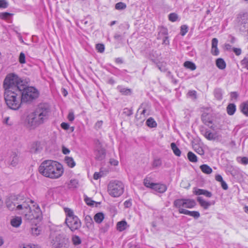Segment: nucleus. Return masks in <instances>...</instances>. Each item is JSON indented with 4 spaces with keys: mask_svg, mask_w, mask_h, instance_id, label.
<instances>
[{
    "mask_svg": "<svg viewBox=\"0 0 248 248\" xmlns=\"http://www.w3.org/2000/svg\"><path fill=\"white\" fill-rule=\"evenodd\" d=\"M21 209L19 214L22 215L24 218L31 224H37L41 221L42 211L39 205L34 203L32 200L27 198L25 202L18 205Z\"/></svg>",
    "mask_w": 248,
    "mask_h": 248,
    "instance_id": "f257e3e1",
    "label": "nucleus"
},
{
    "mask_svg": "<svg viewBox=\"0 0 248 248\" xmlns=\"http://www.w3.org/2000/svg\"><path fill=\"white\" fill-rule=\"evenodd\" d=\"M39 171L43 176L51 179H57L63 173L62 166L51 160L44 161L39 167Z\"/></svg>",
    "mask_w": 248,
    "mask_h": 248,
    "instance_id": "f03ea898",
    "label": "nucleus"
},
{
    "mask_svg": "<svg viewBox=\"0 0 248 248\" xmlns=\"http://www.w3.org/2000/svg\"><path fill=\"white\" fill-rule=\"evenodd\" d=\"M50 113V108L47 104H40L34 112L28 116V123L31 126H36L43 124L48 119Z\"/></svg>",
    "mask_w": 248,
    "mask_h": 248,
    "instance_id": "7ed1b4c3",
    "label": "nucleus"
},
{
    "mask_svg": "<svg viewBox=\"0 0 248 248\" xmlns=\"http://www.w3.org/2000/svg\"><path fill=\"white\" fill-rule=\"evenodd\" d=\"M4 99L7 106L12 109L17 110L23 103L22 89L4 92Z\"/></svg>",
    "mask_w": 248,
    "mask_h": 248,
    "instance_id": "20e7f679",
    "label": "nucleus"
},
{
    "mask_svg": "<svg viewBox=\"0 0 248 248\" xmlns=\"http://www.w3.org/2000/svg\"><path fill=\"white\" fill-rule=\"evenodd\" d=\"M24 81L18 76L14 73L7 75L3 81V88L5 92L15 90L16 89H22Z\"/></svg>",
    "mask_w": 248,
    "mask_h": 248,
    "instance_id": "39448f33",
    "label": "nucleus"
},
{
    "mask_svg": "<svg viewBox=\"0 0 248 248\" xmlns=\"http://www.w3.org/2000/svg\"><path fill=\"white\" fill-rule=\"evenodd\" d=\"M39 92L32 86L25 87L24 84L22 88V95L23 103H31L39 96Z\"/></svg>",
    "mask_w": 248,
    "mask_h": 248,
    "instance_id": "423d86ee",
    "label": "nucleus"
},
{
    "mask_svg": "<svg viewBox=\"0 0 248 248\" xmlns=\"http://www.w3.org/2000/svg\"><path fill=\"white\" fill-rule=\"evenodd\" d=\"M124 191V185L118 180L110 181L108 186V192L113 197H119Z\"/></svg>",
    "mask_w": 248,
    "mask_h": 248,
    "instance_id": "0eeeda50",
    "label": "nucleus"
},
{
    "mask_svg": "<svg viewBox=\"0 0 248 248\" xmlns=\"http://www.w3.org/2000/svg\"><path fill=\"white\" fill-rule=\"evenodd\" d=\"M51 244L53 248H69L70 242L64 234H58L52 239Z\"/></svg>",
    "mask_w": 248,
    "mask_h": 248,
    "instance_id": "6e6552de",
    "label": "nucleus"
},
{
    "mask_svg": "<svg viewBox=\"0 0 248 248\" xmlns=\"http://www.w3.org/2000/svg\"><path fill=\"white\" fill-rule=\"evenodd\" d=\"M27 199L20 195L12 197L6 202V206L9 210L12 211L16 210L19 213L21 209L19 208L18 205L24 204Z\"/></svg>",
    "mask_w": 248,
    "mask_h": 248,
    "instance_id": "1a4fd4ad",
    "label": "nucleus"
},
{
    "mask_svg": "<svg viewBox=\"0 0 248 248\" xmlns=\"http://www.w3.org/2000/svg\"><path fill=\"white\" fill-rule=\"evenodd\" d=\"M95 158L99 161L103 160L106 156V150L102 147V144L99 140H95L94 141Z\"/></svg>",
    "mask_w": 248,
    "mask_h": 248,
    "instance_id": "9d476101",
    "label": "nucleus"
},
{
    "mask_svg": "<svg viewBox=\"0 0 248 248\" xmlns=\"http://www.w3.org/2000/svg\"><path fill=\"white\" fill-rule=\"evenodd\" d=\"M65 223L72 232H75L80 228L81 222L78 217L70 219H65Z\"/></svg>",
    "mask_w": 248,
    "mask_h": 248,
    "instance_id": "9b49d317",
    "label": "nucleus"
},
{
    "mask_svg": "<svg viewBox=\"0 0 248 248\" xmlns=\"http://www.w3.org/2000/svg\"><path fill=\"white\" fill-rule=\"evenodd\" d=\"M200 131L202 134L208 140H212L216 139L215 134L211 132L210 130L204 127H202Z\"/></svg>",
    "mask_w": 248,
    "mask_h": 248,
    "instance_id": "f8f14e48",
    "label": "nucleus"
},
{
    "mask_svg": "<svg viewBox=\"0 0 248 248\" xmlns=\"http://www.w3.org/2000/svg\"><path fill=\"white\" fill-rule=\"evenodd\" d=\"M152 186H153L152 189L160 193H164L167 189L166 185L163 184L155 183Z\"/></svg>",
    "mask_w": 248,
    "mask_h": 248,
    "instance_id": "ddd939ff",
    "label": "nucleus"
},
{
    "mask_svg": "<svg viewBox=\"0 0 248 248\" xmlns=\"http://www.w3.org/2000/svg\"><path fill=\"white\" fill-rule=\"evenodd\" d=\"M10 164L13 166H16L19 162L18 154L16 152H12L9 159Z\"/></svg>",
    "mask_w": 248,
    "mask_h": 248,
    "instance_id": "4468645a",
    "label": "nucleus"
},
{
    "mask_svg": "<svg viewBox=\"0 0 248 248\" xmlns=\"http://www.w3.org/2000/svg\"><path fill=\"white\" fill-rule=\"evenodd\" d=\"M43 149V147L40 142L33 143L31 147L30 151L33 154L40 153Z\"/></svg>",
    "mask_w": 248,
    "mask_h": 248,
    "instance_id": "2eb2a0df",
    "label": "nucleus"
},
{
    "mask_svg": "<svg viewBox=\"0 0 248 248\" xmlns=\"http://www.w3.org/2000/svg\"><path fill=\"white\" fill-rule=\"evenodd\" d=\"M179 213L189 215L196 219L198 218L200 216V213L198 211H190L185 209H181L179 210Z\"/></svg>",
    "mask_w": 248,
    "mask_h": 248,
    "instance_id": "dca6fc26",
    "label": "nucleus"
},
{
    "mask_svg": "<svg viewBox=\"0 0 248 248\" xmlns=\"http://www.w3.org/2000/svg\"><path fill=\"white\" fill-rule=\"evenodd\" d=\"M239 22L240 25H243V27L245 28L248 26V13H244L240 15L238 17Z\"/></svg>",
    "mask_w": 248,
    "mask_h": 248,
    "instance_id": "f3484780",
    "label": "nucleus"
},
{
    "mask_svg": "<svg viewBox=\"0 0 248 248\" xmlns=\"http://www.w3.org/2000/svg\"><path fill=\"white\" fill-rule=\"evenodd\" d=\"M22 223V218L20 217H15L11 219V225L16 228L20 226Z\"/></svg>",
    "mask_w": 248,
    "mask_h": 248,
    "instance_id": "a211bd4d",
    "label": "nucleus"
},
{
    "mask_svg": "<svg viewBox=\"0 0 248 248\" xmlns=\"http://www.w3.org/2000/svg\"><path fill=\"white\" fill-rule=\"evenodd\" d=\"M197 201L200 205L204 209H207L212 204L211 202L204 200L201 197H198Z\"/></svg>",
    "mask_w": 248,
    "mask_h": 248,
    "instance_id": "6ab92c4d",
    "label": "nucleus"
},
{
    "mask_svg": "<svg viewBox=\"0 0 248 248\" xmlns=\"http://www.w3.org/2000/svg\"><path fill=\"white\" fill-rule=\"evenodd\" d=\"M194 193L196 195H203L207 197H211L212 195L211 192L204 189H196L194 191Z\"/></svg>",
    "mask_w": 248,
    "mask_h": 248,
    "instance_id": "aec40b11",
    "label": "nucleus"
},
{
    "mask_svg": "<svg viewBox=\"0 0 248 248\" xmlns=\"http://www.w3.org/2000/svg\"><path fill=\"white\" fill-rule=\"evenodd\" d=\"M196 204V202L193 199H185L184 207L187 208H192Z\"/></svg>",
    "mask_w": 248,
    "mask_h": 248,
    "instance_id": "412c9836",
    "label": "nucleus"
},
{
    "mask_svg": "<svg viewBox=\"0 0 248 248\" xmlns=\"http://www.w3.org/2000/svg\"><path fill=\"white\" fill-rule=\"evenodd\" d=\"M85 223L86 226L89 229H91L93 227V222L92 217L89 215H87L85 217Z\"/></svg>",
    "mask_w": 248,
    "mask_h": 248,
    "instance_id": "4be33fe9",
    "label": "nucleus"
},
{
    "mask_svg": "<svg viewBox=\"0 0 248 248\" xmlns=\"http://www.w3.org/2000/svg\"><path fill=\"white\" fill-rule=\"evenodd\" d=\"M184 200L185 199H180L175 200L173 202V206L174 207L178 208L179 211L181 209H183L182 207H184Z\"/></svg>",
    "mask_w": 248,
    "mask_h": 248,
    "instance_id": "5701e85b",
    "label": "nucleus"
},
{
    "mask_svg": "<svg viewBox=\"0 0 248 248\" xmlns=\"http://www.w3.org/2000/svg\"><path fill=\"white\" fill-rule=\"evenodd\" d=\"M104 214L102 212H99L94 215L93 219L96 223L100 224L104 220Z\"/></svg>",
    "mask_w": 248,
    "mask_h": 248,
    "instance_id": "b1692460",
    "label": "nucleus"
},
{
    "mask_svg": "<svg viewBox=\"0 0 248 248\" xmlns=\"http://www.w3.org/2000/svg\"><path fill=\"white\" fill-rule=\"evenodd\" d=\"M240 109L244 115L248 116V100L240 105Z\"/></svg>",
    "mask_w": 248,
    "mask_h": 248,
    "instance_id": "393cba45",
    "label": "nucleus"
},
{
    "mask_svg": "<svg viewBox=\"0 0 248 248\" xmlns=\"http://www.w3.org/2000/svg\"><path fill=\"white\" fill-rule=\"evenodd\" d=\"M200 169L204 173L209 174L212 172V168L206 164H203L200 166Z\"/></svg>",
    "mask_w": 248,
    "mask_h": 248,
    "instance_id": "a878e982",
    "label": "nucleus"
},
{
    "mask_svg": "<svg viewBox=\"0 0 248 248\" xmlns=\"http://www.w3.org/2000/svg\"><path fill=\"white\" fill-rule=\"evenodd\" d=\"M216 65L220 69H224L226 67V64L222 58H218L216 60Z\"/></svg>",
    "mask_w": 248,
    "mask_h": 248,
    "instance_id": "bb28decb",
    "label": "nucleus"
},
{
    "mask_svg": "<svg viewBox=\"0 0 248 248\" xmlns=\"http://www.w3.org/2000/svg\"><path fill=\"white\" fill-rule=\"evenodd\" d=\"M127 222L124 220L119 221L117 224V229L120 232L124 231L126 228Z\"/></svg>",
    "mask_w": 248,
    "mask_h": 248,
    "instance_id": "cd10ccee",
    "label": "nucleus"
},
{
    "mask_svg": "<svg viewBox=\"0 0 248 248\" xmlns=\"http://www.w3.org/2000/svg\"><path fill=\"white\" fill-rule=\"evenodd\" d=\"M119 91L123 94V95H129L131 93V90L130 89H128L126 88H124L121 86H119L117 87Z\"/></svg>",
    "mask_w": 248,
    "mask_h": 248,
    "instance_id": "c85d7f7f",
    "label": "nucleus"
},
{
    "mask_svg": "<svg viewBox=\"0 0 248 248\" xmlns=\"http://www.w3.org/2000/svg\"><path fill=\"white\" fill-rule=\"evenodd\" d=\"M64 210L66 216V219H70L72 217H77V216L74 215L73 210L69 208H64Z\"/></svg>",
    "mask_w": 248,
    "mask_h": 248,
    "instance_id": "c756f323",
    "label": "nucleus"
},
{
    "mask_svg": "<svg viewBox=\"0 0 248 248\" xmlns=\"http://www.w3.org/2000/svg\"><path fill=\"white\" fill-rule=\"evenodd\" d=\"M236 111V106L234 104H230L227 107V111L229 115H233Z\"/></svg>",
    "mask_w": 248,
    "mask_h": 248,
    "instance_id": "7c9ffc66",
    "label": "nucleus"
},
{
    "mask_svg": "<svg viewBox=\"0 0 248 248\" xmlns=\"http://www.w3.org/2000/svg\"><path fill=\"white\" fill-rule=\"evenodd\" d=\"M146 105L145 104H142L140 107L139 108L138 111H139L140 109H142L141 111V119H142V121H144L145 118V115L146 113Z\"/></svg>",
    "mask_w": 248,
    "mask_h": 248,
    "instance_id": "2f4dec72",
    "label": "nucleus"
},
{
    "mask_svg": "<svg viewBox=\"0 0 248 248\" xmlns=\"http://www.w3.org/2000/svg\"><path fill=\"white\" fill-rule=\"evenodd\" d=\"M19 248H41L38 245L32 243H24L19 245Z\"/></svg>",
    "mask_w": 248,
    "mask_h": 248,
    "instance_id": "473e14b6",
    "label": "nucleus"
},
{
    "mask_svg": "<svg viewBox=\"0 0 248 248\" xmlns=\"http://www.w3.org/2000/svg\"><path fill=\"white\" fill-rule=\"evenodd\" d=\"M170 147L171 149L172 150L173 153L178 156H180L181 154V152L180 149L177 147L176 144L174 142H172L170 144Z\"/></svg>",
    "mask_w": 248,
    "mask_h": 248,
    "instance_id": "72a5a7b5",
    "label": "nucleus"
},
{
    "mask_svg": "<svg viewBox=\"0 0 248 248\" xmlns=\"http://www.w3.org/2000/svg\"><path fill=\"white\" fill-rule=\"evenodd\" d=\"M146 125L150 128L155 127L157 126L156 122L152 117H150L147 119L146 122Z\"/></svg>",
    "mask_w": 248,
    "mask_h": 248,
    "instance_id": "f704fd0d",
    "label": "nucleus"
},
{
    "mask_svg": "<svg viewBox=\"0 0 248 248\" xmlns=\"http://www.w3.org/2000/svg\"><path fill=\"white\" fill-rule=\"evenodd\" d=\"M184 66L187 68L191 70H194L196 68V66L193 62L190 61H186L184 62Z\"/></svg>",
    "mask_w": 248,
    "mask_h": 248,
    "instance_id": "c9c22d12",
    "label": "nucleus"
},
{
    "mask_svg": "<svg viewBox=\"0 0 248 248\" xmlns=\"http://www.w3.org/2000/svg\"><path fill=\"white\" fill-rule=\"evenodd\" d=\"M65 161L67 165L71 168L74 167L76 165L73 158L71 157H65Z\"/></svg>",
    "mask_w": 248,
    "mask_h": 248,
    "instance_id": "e433bc0d",
    "label": "nucleus"
},
{
    "mask_svg": "<svg viewBox=\"0 0 248 248\" xmlns=\"http://www.w3.org/2000/svg\"><path fill=\"white\" fill-rule=\"evenodd\" d=\"M72 242L73 245L77 246L81 243V240L78 236L73 235L72 236Z\"/></svg>",
    "mask_w": 248,
    "mask_h": 248,
    "instance_id": "4c0bfd02",
    "label": "nucleus"
},
{
    "mask_svg": "<svg viewBox=\"0 0 248 248\" xmlns=\"http://www.w3.org/2000/svg\"><path fill=\"white\" fill-rule=\"evenodd\" d=\"M35 225L31 227V232L32 235L34 236L38 235L41 232L40 229L37 226V224H34Z\"/></svg>",
    "mask_w": 248,
    "mask_h": 248,
    "instance_id": "58836bf2",
    "label": "nucleus"
},
{
    "mask_svg": "<svg viewBox=\"0 0 248 248\" xmlns=\"http://www.w3.org/2000/svg\"><path fill=\"white\" fill-rule=\"evenodd\" d=\"M187 158L192 162H197L198 161L197 156L192 152L187 153Z\"/></svg>",
    "mask_w": 248,
    "mask_h": 248,
    "instance_id": "ea45409f",
    "label": "nucleus"
},
{
    "mask_svg": "<svg viewBox=\"0 0 248 248\" xmlns=\"http://www.w3.org/2000/svg\"><path fill=\"white\" fill-rule=\"evenodd\" d=\"M215 97L218 100H221L222 98V91L220 89H216L214 91Z\"/></svg>",
    "mask_w": 248,
    "mask_h": 248,
    "instance_id": "a19ab883",
    "label": "nucleus"
},
{
    "mask_svg": "<svg viewBox=\"0 0 248 248\" xmlns=\"http://www.w3.org/2000/svg\"><path fill=\"white\" fill-rule=\"evenodd\" d=\"M166 65V63L163 62L156 63L157 67L161 72H165L167 71Z\"/></svg>",
    "mask_w": 248,
    "mask_h": 248,
    "instance_id": "79ce46f5",
    "label": "nucleus"
},
{
    "mask_svg": "<svg viewBox=\"0 0 248 248\" xmlns=\"http://www.w3.org/2000/svg\"><path fill=\"white\" fill-rule=\"evenodd\" d=\"M115 7L117 10H124L126 8V5L124 2H119L115 4Z\"/></svg>",
    "mask_w": 248,
    "mask_h": 248,
    "instance_id": "37998d69",
    "label": "nucleus"
},
{
    "mask_svg": "<svg viewBox=\"0 0 248 248\" xmlns=\"http://www.w3.org/2000/svg\"><path fill=\"white\" fill-rule=\"evenodd\" d=\"M187 96L192 99L195 100L197 98V92L195 90L189 91Z\"/></svg>",
    "mask_w": 248,
    "mask_h": 248,
    "instance_id": "c03bdc74",
    "label": "nucleus"
},
{
    "mask_svg": "<svg viewBox=\"0 0 248 248\" xmlns=\"http://www.w3.org/2000/svg\"><path fill=\"white\" fill-rule=\"evenodd\" d=\"M78 186V180L76 179L71 180L69 184V187L70 188H77Z\"/></svg>",
    "mask_w": 248,
    "mask_h": 248,
    "instance_id": "a18cd8bd",
    "label": "nucleus"
},
{
    "mask_svg": "<svg viewBox=\"0 0 248 248\" xmlns=\"http://www.w3.org/2000/svg\"><path fill=\"white\" fill-rule=\"evenodd\" d=\"M143 183H144V185L146 187L150 188L151 189H152L153 187V186H153V185H154V184H155L154 183L151 182L150 181V180L148 178H145L144 179Z\"/></svg>",
    "mask_w": 248,
    "mask_h": 248,
    "instance_id": "49530a36",
    "label": "nucleus"
},
{
    "mask_svg": "<svg viewBox=\"0 0 248 248\" xmlns=\"http://www.w3.org/2000/svg\"><path fill=\"white\" fill-rule=\"evenodd\" d=\"M188 27L186 25L181 26L180 29V34L182 36H184L188 31Z\"/></svg>",
    "mask_w": 248,
    "mask_h": 248,
    "instance_id": "de8ad7c7",
    "label": "nucleus"
},
{
    "mask_svg": "<svg viewBox=\"0 0 248 248\" xmlns=\"http://www.w3.org/2000/svg\"><path fill=\"white\" fill-rule=\"evenodd\" d=\"M178 18V15L175 13H171L169 16V20L172 22L176 21Z\"/></svg>",
    "mask_w": 248,
    "mask_h": 248,
    "instance_id": "09e8293b",
    "label": "nucleus"
},
{
    "mask_svg": "<svg viewBox=\"0 0 248 248\" xmlns=\"http://www.w3.org/2000/svg\"><path fill=\"white\" fill-rule=\"evenodd\" d=\"M162 164V161L160 159L156 158L154 159L153 166L154 167H158L160 166Z\"/></svg>",
    "mask_w": 248,
    "mask_h": 248,
    "instance_id": "8fccbe9b",
    "label": "nucleus"
},
{
    "mask_svg": "<svg viewBox=\"0 0 248 248\" xmlns=\"http://www.w3.org/2000/svg\"><path fill=\"white\" fill-rule=\"evenodd\" d=\"M103 124V122L102 121H98L96 122L94 124V128L96 130H98L101 128L102 125Z\"/></svg>",
    "mask_w": 248,
    "mask_h": 248,
    "instance_id": "3c124183",
    "label": "nucleus"
},
{
    "mask_svg": "<svg viewBox=\"0 0 248 248\" xmlns=\"http://www.w3.org/2000/svg\"><path fill=\"white\" fill-rule=\"evenodd\" d=\"M96 48L98 52L102 53L104 52L105 49L104 45L101 44H98L96 45Z\"/></svg>",
    "mask_w": 248,
    "mask_h": 248,
    "instance_id": "603ef678",
    "label": "nucleus"
},
{
    "mask_svg": "<svg viewBox=\"0 0 248 248\" xmlns=\"http://www.w3.org/2000/svg\"><path fill=\"white\" fill-rule=\"evenodd\" d=\"M19 62L20 63L23 64L26 62L25 55L24 53L21 52L19 57Z\"/></svg>",
    "mask_w": 248,
    "mask_h": 248,
    "instance_id": "864d4df0",
    "label": "nucleus"
},
{
    "mask_svg": "<svg viewBox=\"0 0 248 248\" xmlns=\"http://www.w3.org/2000/svg\"><path fill=\"white\" fill-rule=\"evenodd\" d=\"M241 64L248 70V58H244L241 62Z\"/></svg>",
    "mask_w": 248,
    "mask_h": 248,
    "instance_id": "5fc2aeb1",
    "label": "nucleus"
},
{
    "mask_svg": "<svg viewBox=\"0 0 248 248\" xmlns=\"http://www.w3.org/2000/svg\"><path fill=\"white\" fill-rule=\"evenodd\" d=\"M12 14L7 12L0 14V18L2 19H7Z\"/></svg>",
    "mask_w": 248,
    "mask_h": 248,
    "instance_id": "6e6d98bb",
    "label": "nucleus"
},
{
    "mask_svg": "<svg viewBox=\"0 0 248 248\" xmlns=\"http://www.w3.org/2000/svg\"><path fill=\"white\" fill-rule=\"evenodd\" d=\"M8 6V3L5 0H0V8H6Z\"/></svg>",
    "mask_w": 248,
    "mask_h": 248,
    "instance_id": "4d7b16f0",
    "label": "nucleus"
},
{
    "mask_svg": "<svg viewBox=\"0 0 248 248\" xmlns=\"http://www.w3.org/2000/svg\"><path fill=\"white\" fill-rule=\"evenodd\" d=\"M211 53L213 55H218L219 54V50L218 49L217 46L212 47Z\"/></svg>",
    "mask_w": 248,
    "mask_h": 248,
    "instance_id": "13d9d810",
    "label": "nucleus"
},
{
    "mask_svg": "<svg viewBox=\"0 0 248 248\" xmlns=\"http://www.w3.org/2000/svg\"><path fill=\"white\" fill-rule=\"evenodd\" d=\"M67 118H68V120L70 122H72L74 121V120L75 119V116H74V112L73 111H70L69 112Z\"/></svg>",
    "mask_w": 248,
    "mask_h": 248,
    "instance_id": "bf43d9fd",
    "label": "nucleus"
},
{
    "mask_svg": "<svg viewBox=\"0 0 248 248\" xmlns=\"http://www.w3.org/2000/svg\"><path fill=\"white\" fill-rule=\"evenodd\" d=\"M195 151L197 153L200 155H202L204 153V152L202 148L200 147H198L197 148H195Z\"/></svg>",
    "mask_w": 248,
    "mask_h": 248,
    "instance_id": "052dcab7",
    "label": "nucleus"
},
{
    "mask_svg": "<svg viewBox=\"0 0 248 248\" xmlns=\"http://www.w3.org/2000/svg\"><path fill=\"white\" fill-rule=\"evenodd\" d=\"M232 49L233 51L237 56H239L241 54V49L240 48L233 47Z\"/></svg>",
    "mask_w": 248,
    "mask_h": 248,
    "instance_id": "680f3d73",
    "label": "nucleus"
},
{
    "mask_svg": "<svg viewBox=\"0 0 248 248\" xmlns=\"http://www.w3.org/2000/svg\"><path fill=\"white\" fill-rule=\"evenodd\" d=\"M85 201L87 204L89 205H93L94 202L92 201L90 198H86L85 199Z\"/></svg>",
    "mask_w": 248,
    "mask_h": 248,
    "instance_id": "e2e57ef3",
    "label": "nucleus"
},
{
    "mask_svg": "<svg viewBox=\"0 0 248 248\" xmlns=\"http://www.w3.org/2000/svg\"><path fill=\"white\" fill-rule=\"evenodd\" d=\"M159 34H161L163 35H165V36H166V35L168 34V31L166 28H162L160 31Z\"/></svg>",
    "mask_w": 248,
    "mask_h": 248,
    "instance_id": "0e129e2a",
    "label": "nucleus"
},
{
    "mask_svg": "<svg viewBox=\"0 0 248 248\" xmlns=\"http://www.w3.org/2000/svg\"><path fill=\"white\" fill-rule=\"evenodd\" d=\"M218 40L217 38H214L212 40V47L217 46Z\"/></svg>",
    "mask_w": 248,
    "mask_h": 248,
    "instance_id": "69168bd1",
    "label": "nucleus"
},
{
    "mask_svg": "<svg viewBox=\"0 0 248 248\" xmlns=\"http://www.w3.org/2000/svg\"><path fill=\"white\" fill-rule=\"evenodd\" d=\"M61 126V127L64 130H68L69 128V124L66 123H62Z\"/></svg>",
    "mask_w": 248,
    "mask_h": 248,
    "instance_id": "338daca9",
    "label": "nucleus"
},
{
    "mask_svg": "<svg viewBox=\"0 0 248 248\" xmlns=\"http://www.w3.org/2000/svg\"><path fill=\"white\" fill-rule=\"evenodd\" d=\"M109 163H110L111 165L115 166H117L118 165V161L113 158H111L110 159Z\"/></svg>",
    "mask_w": 248,
    "mask_h": 248,
    "instance_id": "774afa93",
    "label": "nucleus"
}]
</instances>
